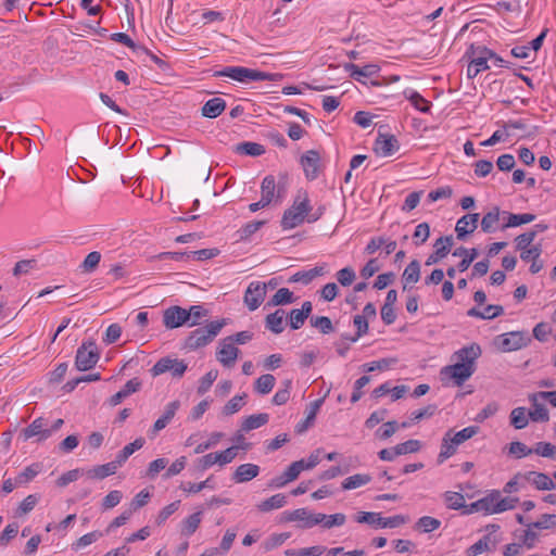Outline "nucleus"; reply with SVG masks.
<instances>
[{"instance_id":"f257e3e1","label":"nucleus","mask_w":556,"mask_h":556,"mask_svg":"<svg viewBox=\"0 0 556 556\" xmlns=\"http://www.w3.org/2000/svg\"><path fill=\"white\" fill-rule=\"evenodd\" d=\"M481 353L478 343H471L456 351L453 355L456 363L443 367L440 371L442 380H452L455 386H463L475 374L477 369L476 361L481 356Z\"/></svg>"},{"instance_id":"f03ea898","label":"nucleus","mask_w":556,"mask_h":556,"mask_svg":"<svg viewBox=\"0 0 556 556\" xmlns=\"http://www.w3.org/2000/svg\"><path fill=\"white\" fill-rule=\"evenodd\" d=\"M228 324L227 318L210 321L204 327H199L191 331L184 341V349L195 351L210 344Z\"/></svg>"},{"instance_id":"7ed1b4c3","label":"nucleus","mask_w":556,"mask_h":556,"mask_svg":"<svg viewBox=\"0 0 556 556\" xmlns=\"http://www.w3.org/2000/svg\"><path fill=\"white\" fill-rule=\"evenodd\" d=\"M213 76L228 77L239 83L261 80L278 81L283 78V75L280 73H266L243 66H227L220 71L214 72Z\"/></svg>"},{"instance_id":"20e7f679","label":"nucleus","mask_w":556,"mask_h":556,"mask_svg":"<svg viewBox=\"0 0 556 556\" xmlns=\"http://www.w3.org/2000/svg\"><path fill=\"white\" fill-rule=\"evenodd\" d=\"M479 431V427L470 426L464 428L463 430L455 432L453 429L446 431L442 439L441 451L438 456L439 464H442L444 460L453 456L456 452L458 445L464 443L465 441L471 439Z\"/></svg>"},{"instance_id":"39448f33","label":"nucleus","mask_w":556,"mask_h":556,"mask_svg":"<svg viewBox=\"0 0 556 556\" xmlns=\"http://www.w3.org/2000/svg\"><path fill=\"white\" fill-rule=\"evenodd\" d=\"M312 206L309 200L305 197L303 200L295 199L293 204L285 211L281 218V227L283 229H293L300 226L311 212Z\"/></svg>"},{"instance_id":"423d86ee","label":"nucleus","mask_w":556,"mask_h":556,"mask_svg":"<svg viewBox=\"0 0 556 556\" xmlns=\"http://www.w3.org/2000/svg\"><path fill=\"white\" fill-rule=\"evenodd\" d=\"M287 175H280L279 180L276 181L273 175H267L263 178L261 184V198L265 204H270L274 200L279 201L286 192Z\"/></svg>"},{"instance_id":"0eeeda50","label":"nucleus","mask_w":556,"mask_h":556,"mask_svg":"<svg viewBox=\"0 0 556 556\" xmlns=\"http://www.w3.org/2000/svg\"><path fill=\"white\" fill-rule=\"evenodd\" d=\"M531 342L527 331H510L495 338V344L502 352H513L526 348Z\"/></svg>"},{"instance_id":"6e6552de","label":"nucleus","mask_w":556,"mask_h":556,"mask_svg":"<svg viewBox=\"0 0 556 556\" xmlns=\"http://www.w3.org/2000/svg\"><path fill=\"white\" fill-rule=\"evenodd\" d=\"M100 358L94 342H84L76 352L75 366L80 371H86L96 366Z\"/></svg>"},{"instance_id":"1a4fd4ad","label":"nucleus","mask_w":556,"mask_h":556,"mask_svg":"<svg viewBox=\"0 0 556 556\" xmlns=\"http://www.w3.org/2000/svg\"><path fill=\"white\" fill-rule=\"evenodd\" d=\"M358 523H368L381 528H396L406 522V518L402 515L392 517H381L379 513L361 511L355 516Z\"/></svg>"},{"instance_id":"9d476101","label":"nucleus","mask_w":556,"mask_h":556,"mask_svg":"<svg viewBox=\"0 0 556 556\" xmlns=\"http://www.w3.org/2000/svg\"><path fill=\"white\" fill-rule=\"evenodd\" d=\"M187 364L182 359L172 358L169 356L160 358L151 368L153 377L170 371L174 378H180L187 370Z\"/></svg>"},{"instance_id":"9b49d317","label":"nucleus","mask_w":556,"mask_h":556,"mask_svg":"<svg viewBox=\"0 0 556 556\" xmlns=\"http://www.w3.org/2000/svg\"><path fill=\"white\" fill-rule=\"evenodd\" d=\"M267 285L265 282L253 281L245 290L243 301L250 311L260 307L266 296Z\"/></svg>"},{"instance_id":"f8f14e48","label":"nucleus","mask_w":556,"mask_h":556,"mask_svg":"<svg viewBox=\"0 0 556 556\" xmlns=\"http://www.w3.org/2000/svg\"><path fill=\"white\" fill-rule=\"evenodd\" d=\"M188 323L189 314H187V308L173 305L163 312V325L166 329L179 328Z\"/></svg>"},{"instance_id":"ddd939ff","label":"nucleus","mask_w":556,"mask_h":556,"mask_svg":"<svg viewBox=\"0 0 556 556\" xmlns=\"http://www.w3.org/2000/svg\"><path fill=\"white\" fill-rule=\"evenodd\" d=\"M320 156L315 150H309L301 156V165L305 176L309 180H314L319 175Z\"/></svg>"},{"instance_id":"4468645a","label":"nucleus","mask_w":556,"mask_h":556,"mask_svg":"<svg viewBox=\"0 0 556 556\" xmlns=\"http://www.w3.org/2000/svg\"><path fill=\"white\" fill-rule=\"evenodd\" d=\"M399 150V141L393 135L379 134L374 151L380 156H391Z\"/></svg>"},{"instance_id":"2eb2a0df","label":"nucleus","mask_w":556,"mask_h":556,"mask_svg":"<svg viewBox=\"0 0 556 556\" xmlns=\"http://www.w3.org/2000/svg\"><path fill=\"white\" fill-rule=\"evenodd\" d=\"M479 217L480 215L478 213H469L457 220L455 231L458 240H464L477 229Z\"/></svg>"},{"instance_id":"dca6fc26","label":"nucleus","mask_w":556,"mask_h":556,"mask_svg":"<svg viewBox=\"0 0 556 556\" xmlns=\"http://www.w3.org/2000/svg\"><path fill=\"white\" fill-rule=\"evenodd\" d=\"M239 354V349L231 341L220 342V349L216 353L217 361L225 367H232Z\"/></svg>"},{"instance_id":"f3484780","label":"nucleus","mask_w":556,"mask_h":556,"mask_svg":"<svg viewBox=\"0 0 556 556\" xmlns=\"http://www.w3.org/2000/svg\"><path fill=\"white\" fill-rule=\"evenodd\" d=\"M45 427V419L42 417H38L28 427L22 430L21 437L24 441L37 435H39L38 441L46 440L51 435V430H48Z\"/></svg>"},{"instance_id":"a211bd4d","label":"nucleus","mask_w":556,"mask_h":556,"mask_svg":"<svg viewBox=\"0 0 556 556\" xmlns=\"http://www.w3.org/2000/svg\"><path fill=\"white\" fill-rule=\"evenodd\" d=\"M179 406L180 403L178 401H173L167 404L164 414L154 422L152 429L149 431V437L151 439H153L159 431L164 429L170 422Z\"/></svg>"},{"instance_id":"6ab92c4d","label":"nucleus","mask_w":556,"mask_h":556,"mask_svg":"<svg viewBox=\"0 0 556 556\" xmlns=\"http://www.w3.org/2000/svg\"><path fill=\"white\" fill-rule=\"evenodd\" d=\"M345 520L346 517L342 513H337L329 516L318 513L311 518L308 526L323 525L324 528L330 529L332 527L343 526L345 523Z\"/></svg>"},{"instance_id":"aec40b11","label":"nucleus","mask_w":556,"mask_h":556,"mask_svg":"<svg viewBox=\"0 0 556 556\" xmlns=\"http://www.w3.org/2000/svg\"><path fill=\"white\" fill-rule=\"evenodd\" d=\"M466 54H470L472 63H475V65L479 67L481 72L489 68L488 61L495 56V52L488 49L486 47L475 48L473 46H471L470 51H468Z\"/></svg>"},{"instance_id":"412c9836","label":"nucleus","mask_w":556,"mask_h":556,"mask_svg":"<svg viewBox=\"0 0 556 556\" xmlns=\"http://www.w3.org/2000/svg\"><path fill=\"white\" fill-rule=\"evenodd\" d=\"M345 71H348L350 73V76L359 81V83H365L362 78H367V77H371L376 74H378V72L380 71V67L376 64H367L363 67H359L358 65L354 64V63H348L345 64Z\"/></svg>"},{"instance_id":"4be33fe9","label":"nucleus","mask_w":556,"mask_h":556,"mask_svg":"<svg viewBox=\"0 0 556 556\" xmlns=\"http://www.w3.org/2000/svg\"><path fill=\"white\" fill-rule=\"evenodd\" d=\"M324 400H325V397H321V399L315 400V401L309 403V405H308V407L306 409V417H305V419L300 421L295 426V432L296 433L301 434V433L305 432L314 424L316 415H317L320 406L323 405Z\"/></svg>"},{"instance_id":"5701e85b","label":"nucleus","mask_w":556,"mask_h":556,"mask_svg":"<svg viewBox=\"0 0 556 556\" xmlns=\"http://www.w3.org/2000/svg\"><path fill=\"white\" fill-rule=\"evenodd\" d=\"M260 467L255 464H242L237 467L232 475V480L236 483L248 482L258 476Z\"/></svg>"},{"instance_id":"b1692460","label":"nucleus","mask_w":556,"mask_h":556,"mask_svg":"<svg viewBox=\"0 0 556 556\" xmlns=\"http://www.w3.org/2000/svg\"><path fill=\"white\" fill-rule=\"evenodd\" d=\"M528 481H531L538 490L551 491L556 489V483L543 472L529 471L525 475Z\"/></svg>"},{"instance_id":"393cba45","label":"nucleus","mask_w":556,"mask_h":556,"mask_svg":"<svg viewBox=\"0 0 556 556\" xmlns=\"http://www.w3.org/2000/svg\"><path fill=\"white\" fill-rule=\"evenodd\" d=\"M539 399V393H534L529 396L533 409L529 412L528 416L532 421L546 422L549 419V415L545 406L538 402Z\"/></svg>"},{"instance_id":"a878e982","label":"nucleus","mask_w":556,"mask_h":556,"mask_svg":"<svg viewBox=\"0 0 556 556\" xmlns=\"http://www.w3.org/2000/svg\"><path fill=\"white\" fill-rule=\"evenodd\" d=\"M286 312L281 308L268 314L265 318V327L271 332L279 334L285 330Z\"/></svg>"},{"instance_id":"bb28decb","label":"nucleus","mask_w":556,"mask_h":556,"mask_svg":"<svg viewBox=\"0 0 556 556\" xmlns=\"http://www.w3.org/2000/svg\"><path fill=\"white\" fill-rule=\"evenodd\" d=\"M226 108V102L222 98H213L202 106V115L207 118L219 116Z\"/></svg>"},{"instance_id":"cd10ccee","label":"nucleus","mask_w":556,"mask_h":556,"mask_svg":"<svg viewBox=\"0 0 556 556\" xmlns=\"http://www.w3.org/2000/svg\"><path fill=\"white\" fill-rule=\"evenodd\" d=\"M202 520V511H195L181 521L180 533L184 536L192 535L199 528Z\"/></svg>"},{"instance_id":"c85d7f7f","label":"nucleus","mask_w":556,"mask_h":556,"mask_svg":"<svg viewBox=\"0 0 556 556\" xmlns=\"http://www.w3.org/2000/svg\"><path fill=\"white\" fill-rule=\"evenodd\" d=\"M286 503V495L278 493L257 504V509L262 513H268L274 509L283 507Z\"/></svg>"},{"instance_id":"c756f323","label":"nucleus","mask_w":556,"mask_h":556,"mask_svg":"<svg viewBox=\"0 0 556 556\" xmlns=\"http://www.w3.org/2000/svg\"><path fill=\"white\" fill-rule=\"evenodd\" d=\"M403 280H404V289L407 288L408 285H414L418 282L420 278V264L417 260H413L403 271Z\"/></svg>"},{"instance_id":"7c9ffc66","label":"nucleus","mask_w":556,"mask_h":556,"mask_svg":"<svg viewBox=\"0 0 556 556\" xmlns=\"http://www.w3.org/2000/svg\"><path fill=\"white\" fill-rule=\"evenodd\" d=\"M117 466L114 464V462L99 465L93 467L92 469L87 470L86 475L90 479H104L109 476H112L116 472Z\"/></svg>"},{"instance_id":"2f4dec72","label":"nucleus","mask_w":556,"mask_h":556,"mask_svg":"<svg viewBox=\"0 0 556 556\" xmlns=\"http://www.w3.org/2000/svg\"><path fill=\"white\" fill-rule=\"evenodd\" d=\"M268 419L269 416L268 414L265 413L251 415L243 420L241 425V430L244 432H249L251 430L257 429L266 425L268 422Z\"/></svg>"},{"instance_id":"473e14b6","label":"nucleus","mask_w":556,"mask_h":556,"mask_svg":"<svg viewBox=\"0 0 556 556\" xmlns=\"http://www.w3.org/2000/svg\"><path fill=\"white\" fill-rule=\"evenodd\" d=\"M500 207L494 206L490 212H488L481 220V229L485 233H490L495 230V227L500 220Z\"/></svg>"},{"instance_id":"72a5a7b5","label":"nucleus","mask_w":556,"mask_h":556,"mask_svg":"<svg viewBox=\"0 0 556 556\" xmlns=\"http://www.w3.org/2000/svg\"><path fill=\"white\" fill-rule=\"evenodd\" d=\"M235 151L239 154L260 156L265 153V148L257 142L244 141L238 143L235 148Z\"/></svg>"},{"instance_id":"f704fd0d","label":"nucleus","mask_w":556,"mask_h":556,"mask_svg":"<svg viewBox=\"0 0 556 556\" xmlns=\"http://www.w3.org/2000/svg\"><path fill=\"white\" fill-rule=\"evenodd\" d=\"M276 378L270 374L260 376L254 382V391L258 394H268L275 387Z\"/></svg>"},{"instance_id":"c9c22d12","label":"nucleus","mask_w":556,"mask_h":556,"mask_svg":"<svg viewBox=\"0 0 556 556\" xmlns=\"http://www.w3.org/2000/svg\"><path fill=\"white\" fill-rule=\"evenodd\" d=\"M41 468L42 465L40 463H34L27 466L22 472L17 475L15 478V483L17 485L28 483L41 471Z\"/></svg>"},{"instance_id":"e433bc0d","label":"nucleus","mask_w":556,"mask_h":556,"mask_svg":"<svg viewBox=\"0 0 556 556\" xmlns=\"http://www.w3.org/2000/svg\"><path fill=\"white\" fill-rule=\"evenodd\" d=\"M371 481V476L367 473H356L348 477L342 482L343 490H353L365 485Z\"/></svg>"},{"instance_id":"4c0bfd02","label":"nucleus","mask_w":556,"mask_h":556,"mask_svg":"<svg viewBox=\"0 0 556 556\" xmlns=\"http://www.w3.org/2000/svg\"><path fill=\"white\" fill-rule=\"evenodd\" d=\"M240 447L243 450H248L250 447V444L245 443L243 445H235V446H230V447L226 448L225 451L217 452L216 453L217 464L220 466H224L226 464L231 463L235 459V457L237 456V452Z\"/></svg>"},{"instance_id":"58836bf2","label":"nucleus","mask_w":556,"mask_h":556,"mask_svg":"<svg viewBox=\"0 0 556 556\" xmlns=\"http://www.w3.org/2000/svg\"><path fill=\"white\" fill-rule=\"evenodd\" d=\"M440 526L441 521L439 519L430 516H424L417 520L414 528L417 531L429 533L440 528Z\"/></svg>"},{"instance_id":"ea45409f","label":"nucleus","mask_w":556,"mask_h":556,"mask_svg":"<svg viewBox=\"0 0 556 556\" xmlns=\"http://www.w3.org/2000/svg\"><path fill=\"white\" fill-rule=\"evenodd\" d=\"M503 127L507 131L510 130V129L520 130V131L523 132L522 137H532V136H534L538 132V127L536 126H534V127H532L530 129L528 127L527 123L525 121H522V119L508 121V122L504 123Z\"/></svg>"},{"instance_id":"a19ab883","label":"nucleus","mask_w":556,"mask_h":556,"mask_svg":"<svg viewBox=\"0 0 556 556\" xmlns=\"http://www.w3.org/2000/svg\"><path fill=\"white\" fill-rule=\"evenodd\" d=\"M529 416H527V412L525 407L514 408L510 413V424L516 429H523L528 426Z\"/></svg>"},{"instance_id":"79ce46f5","label":"nucleus","mask_w":556,"mask_h":556,"mask_svg":"<svg viewBox=\"0 0 556 556\" xmlns=\"http://www.w3.org/2000/svg\"><path fill=\"white\" fill-rule=\"evenodd\" d=\"M187 314H189V320L188 323L189 327H194L200 325V319L208 316V309H206L202 305H191L187 309Z\"/></svg>"},{"instance_id":"37998d69","label":"nucleus","mask_w":556,"mask_h":556,"mask_svg":"<svg viewBox=\"0 0 556 556\" xmlns=\"http://www.w3.org/2000/svg\"><path fill=\"white\" fill-rule=\"evenodd\" d=\"M535 219V215L534 214H530V213H526V214H514V213H509L508 214V220L507 223L505 224V228H509V227H518V226H521V225H525V224H529L531 222H533Z\"/></svg>"},{"instance_id":"c03bdc74","label":"nucleus","mask_w":556,"mask_h":556,"mask_svg":"<svg viewBox=\"0 0 556 556\" xmlns=\"http://www.w3.org/2000/svg\"><path fill=\"white\" fill-rule=\"evenodd\" d=\"M309 323L312 327L317 328L323 334L331 333L334 330L331 319L327 316L311 317Z\"/></svg>"},{"instance_id":"a18cd8bd","label":"nucleus","mask_w":556,"mask_h":556,"mask_svg":"<svg viewBox=\"0 0 556 556\" xmlns=\"http://www.w3.org/2000/svg\"><path fill=\"white\" fill-rule=\"evenodd\" d=\"M421 446L422 444L419 440L410 439L406 442L395 445V453H397L399 456L417 453L420 451Z\"/></svg>"},{"instance_id":"49530a36","label":"nucleus","mask_w":556,"mask_h":556,"mask_svg":"<svg viewBox=\"0 0 556 556\" xmlns=\"http://www.w3.org/2000/svg\"><path fill=\"white\" fill-rule=\"evenodd\" d=\"M294 301L293 293L288 288H280L271 298L269 305H283Z\"/></svg>"},{"instance_id":"de8ad7c7","label":"nucleus","mask_w":556,"mask_h":556,"mask_svg":"<svg viewBox=\"0 0 556 556\" xmlns=\"http://www.w3.org/2000/svg\"><path fill=\"white\" fill-rule=\"evenodd\" d=\"M218 377V370L217 369H211L208 372H206L201 379H200V383H199V387H198V394L199 395H203L204 393H206L210 388L212 387V384L214 383V381L217 379Z\"/></svg>"},{"instance_id":"09e8293b","label":"nucleus","mask_w":556,"mask_h":556,"mask_svg":"<svg viewBox=\"0 0 556 556\" xmlns=\"http://www.w3.org/2000/svg\"><path fill=\"white\" fill-rule=\"evenodd\" d=\"M265 220L258 222H250L242 226L238 231V240H248L252 235H254L263 225Z\"/></svg>"},{"instance_id":"8fccbe9b","label":"nucleus","mask_w":556,"mask_h":556,"mask_svg":"<svg viewBox=\"0 0 556 556\" xmlns=\"http://www.w3.org/2000/svg\"><path fill=\"white\" fill-rule=\"evenodd\" d=\"M247 394L236 395L231 400H229L223 408V414L226 416L233 415L239 412L241 407L244 405V399Z\"/></svg>"},{"instance_id":"3c124183","label":"nucleus","mask_w":556,"mask_h":556,"mask_svg":"<svg viewBox=\"0 0 556 556\" xmlns=\"http://www.w3.org/2000/svg\"><path fill=\"white\" fill-rule=\"evenodd\" d=\"M532 451L542 457L556 459V446L549 442H538Z\"/></svg>"},{"instance_id":"603ef678","label":"nucleus","mask_w":556,"mask_h":556,"mask_svg":"<svg viewBox=\"0 0 556 556\" xmlns=\"http://www.w3.org/2000/svg\"><path fill=\"white\" fill-rule=\"evenodd\" d=\"M397 429L399 424L395 420L387 421L376 431V437L379 440H387L391 438Z\"/></svg>"},{"instance_id":"864d4df0","label":"nucleus","mask_w":556,"mask_h":556,"mask_svg":"<svg viewBox=\"0 0 556 556\" xmlns=\"http://www.w3.org/2000/svg\"><path fill=\"white\" fill-rule=\"evenodd\" d=\"M289 538L290 533L288 532L273 534L263 543V547L266 552L271 551L283 544Z\"/></svg>"},{"instance_id":"5fc2aeb1","label":"nucleus","mask_w":556,"mask_h":556,"mask_svg":"<svg viewBox=\"0 0 556 556\" xmlns=\"http://www.w3.org/2000/svg\"><path fill=\"white\" fill-rule=\"evenodd\" d=\"M528 527H533L534 529L540 530L556 528V515L543 514L538 521L528 525Z\"/></svg>"},{"instance_id":"6e6d98bb","label":"nucleus","mask_w":556,"mask_h":556,"mask_svg":"<svg viewBox=\"0 0 556 556\" xmlns=\"http://www.w3.org/2000/svg\"><path fill=\"white\" fill-rule=\"evenodd\" d=\"M430 236V226L428 223H421L416 226L413 239L416 245L425 243Z\"/></svg>"},{"instance_id":"4d7b16f0","label":"nucleus","mask_w":556,"mask_h":556,"mask_svg":"<svg viewBox=\"0 0 556 556\" xmlns=\"http://www.w3.org/2000/svg\"><path fill=\"white\" fill-rule=\"evenodd\" d=\"M446 506L451 509H460L465 507V497L458 492H446L445 493Z\"/></svg>"},{"instance_id":"13d9d810","label":"nucleus","mask_w":556,"mask_h":556,"mask_svg":"<svg viewBox=\"0 0 556 556\" xmlns=\"http://www.w3.org/2000/svg\"><path fill=\"white\" fill-rule=\"evenodd\" d=\"M314 515L315 514H308V511L305 508H299V509H295V510L289 513L287 520L288 521H298V520L304 521L305 523L303 525V528H312L313 526H308V522Z\"/></svg>"},{"instance_id":"bf43d9fd","label":"nucleus","mask_w":556,"mask_h":556,"mask_svg":"<svg viewBox=\"0 0 556 556\" xmlns=\"http://www.w3.org/2000/svg\"><path fill=\"white\" fill-rule=\"evenodd\" d=\"M101 261V254L97 251L90 252L84 260L81 268L86 273L93 271Z\"/></svg>"},{"instance_id":"052dcab7","label":"nucleus","mask_w":556,"mask_h":556,"mask_svg":"<svg viewBox=\"0 0 556 556\" xmlns=\"http://www.w3.org/2000/svg\"><path fill=\"white\" fill-rule=\"evenodd\" d=\"M519 502L517 497H497L496 504L494 506L493 513H503L516 507V504Z\"/></svg>"},{"instance_id":"680f3d73","label":"nucleus","mask_w":556,"mask_h":556,"mask_svg":"<svg viewBox=\"0 0 556 556\" xmlns=\"http://www.w3.org/2000/svg\"><path fill=\"white\" fill-rule=\"evenodd\" d=\"M536 235L538 231L530 230L517 236L515 239L517 250H525L526 248H529V245L534 241Z\"/></svg>"},{"instance_id":"e2e57ef3","label":"nucleus","mask_w":556,"mask_h":556,"mask_svg":"<svg viewBox=\"0 0 556 556\" xmlns=\"http://www.w3.org/2000/svg\"><path fill=\"white\" fill-rule=\"evenodd\" d=\"M438 409L435 404H429L421 409H417L410 414V421H419L425 418L432 417Z\"/></svg>"},{"instance_id":"0e129e2a","label":"nucleus","mask_w":556,"mask_h":556,"mask_svg":"<svg viewBox=\"0 0 556 556\" xmlns=\"http://www.w3.org/2000/svg\"><path fill=\"white\" fill-rule=\"evenodd\" d=\"M408 99L418 111L422 113L430 111L431 103L427 101L420 93L414 91Z\"/></svg>"},{"instance_id":"69168bd1","label":"nucleus","mask_w":556,"mask_h":556,"mask_svg":"<svg viewBox=\"0 0 556 556\" xmlns=\"http://www.w3.org/2000/svg\"><path fill=\"white\" fill-rule=\"evenodd\" d=\"M304 470V459L293 462L283 472L286 480L294 481L301 471Z\"/></svg>"},{"instance_id":"338daca9","label":"nucleus","mask_w":556,"mask_h":556,"mask_svg":"<svg viewBox=\"0 0 556 556\" xmlns=\"http://www.w3.org/2000/svg\"><path fill=\"white\" fill-rule=\"evenodd\" d=\"M509 453L517 458H521L533 453L532 448L528 447L525 443L515 441L509 444Z\"/></svg>"},{"instance_id":"774afa93","label":"nucleus","mask_w":556,"mask_h":556,"mask_svg":"<svg viewBox=\"0 0 556 556\" xmlns=\"http://www.w3.org/2000/svg\"><path fill=\"white\" fill-rule=\"evenodd\" d=\"M355 277V271L351 267H344L337 273V279L343 287L351 286Z\"/></svg>"}]
</instances>
